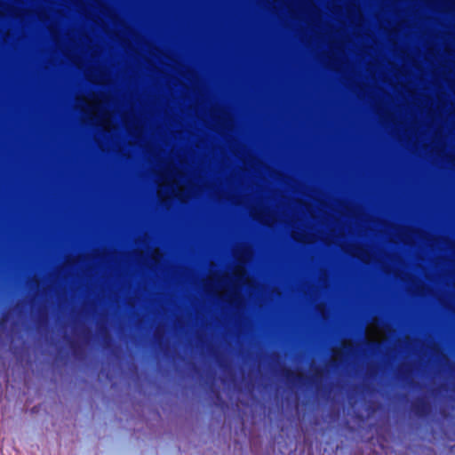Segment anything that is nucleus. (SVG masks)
<instances>
[{
  "mask_svg": "<svg viewBox=\"0 0 455 455\" xmlns=\"http://www.w3.org/2000/svg\"><path fill=\"white\" fill-rule=\"evenodd\" d=\"M217 398L221 399L220 393H217Z\"/></svg>",
  "mask_w": 455,
  "mask_h": 455,
  "instance_id": "nucleus-5",
  "label": "nucleus"
},
{
  "mask_svg": "<svg viewBox=\"0 0 455 455\" xmlns=\"http://www.w3.org/2000/svg\"><path fill=\"white\" fill-rule=\"evenodd\" d=\"M115 347H116V348L117 347V345H116V344L115 345Z\"/></svg>",
  "mask_w": 455,
  "mask_h": 455,
  "instance_id": "nucleus-6",
  "label": "nucleus"
},
{
  "mask_svg": "<svg viewBox=\"0 0 455 455\" xmlns=\"http://www.w3.org/2000/svg\"><path fill=\"white\" fill-rule=\"evenodd\" d=\"M365 345L371 350H379L382 347V344L378 341L365 339Z\"/></svg>",
  "mask_w": 455,
  "mask_h": 455,
  "instance_id": "nucleus-3",
  "label": "nucleus"
},
{
  "mask_svg": "<svg viewBox=\"0 0 455 455\" xmlns=\"http://www.w3.org/2000/svg\"><path fill=\"white\" fill-rule=\"evenodd\" d=\"M282 376L285 379L288 383L297 384L302 383L305 379L304 375L297 374L291 368H284L282 370Z\"/></svg>",
  "mask_w": 455,
  "mask_h": 455,
  "instance_id": "nucleus-2",
  "label": "nucleus"
},
{
  "mask_svg": "<svg viewBox=\"0 0 455 455\" xmlns=\"http://www.w3.org/2000/svg\"><path fill=\"white\" fill-rule=\"evenodd\" d=\"M429 410L430 404L424 398H419L411 404V411L419 417H425Z\"/></svg>",
  "mask_w": 455,
  "mask_h": 455,
  "instance_id": "nucleus-1",
  "label": "nucleus"
},
{
  "mask_svg": "<svg viewBox=\"0 0 455 455\" xmlns=\"http://www.w3.org/2000/svg\"><path fill=\"white\" fill-rule=\"evenodd\" d=\"M343 348L347 349V350H350L352 348L351 346H347V345H344L343 346Z\"/></svg>",
  "mask_w": 455,
  "mask_h": 455,
  "instance_id": "nucleus-4",
  "label": "nucleus"
}]
</instances>
